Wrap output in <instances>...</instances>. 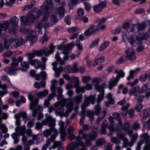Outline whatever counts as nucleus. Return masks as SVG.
<instances>
[{
    "instance_id": "nucleus-43",
    "label": "nucleus",
    "mask_w": 150,
    "mask_h": 150,
    "mask_svg": "<svg viewBox=\"0 0 150 150\" xmlns=\"http://www.w3.org/2000/svg\"><path fill=\"white\" fill-rule=\"evenodd\" d=\"M58 21L57 16L54 15H52L50 18V21L52 23V25H54L58 22Z\"/></svg>"
},
{
    "instance_id": "nucleus-6",
    "label": "nucleus",
    "mask_w": 150,
    "mask_h": 150,
    "mask_svg": "<svg viewBox=\"0 0 150 150\" xmlns=\"http://www.w3.org/2000/svg\"><path fill=\"white\" fill-rule=\"evenodd\" d=\"M84 96L86 97L84 102L81 105V119L84 120L85 118V112L86 108L90 105L91 103L93 104L95 102L96 95H90L86 97V95H85Z\"/></svg>"
},
{
    "instance_id": "nucleus-63",
    "label": "nucleus",
    "mask_w": 150,
    "mask_h": 150,
    "mask_svg": "<svg viewBox=\"0 0 150 150\" xmlns=\"http://www.w3.org/2000/svg\"><path fill=\"white\" fill-rule=\"evenodd\" d=\"M107 97L109 100L111 101L112 104H115V102L113 98H112V94L111 93H108L107 96Z\"/></svg>"
},
{
    "instance_id": "nucleus-58",
    "label": "nucleus",
    "mask_w": 150,
    "mask_h": 150,
    "mask_svg": "<svg viewBox=\"0 0 150 150\" xmlns=\"http://www.w3.org/2000/svg\"><path fill=\"white\" fill-rule=\"evenodd\" d=\"M85 87H78L76 88V92L77 93H79L80 92L84 93L85 92Z\"/></svg>"
},
{
    "instance_id": "nucleus-60",
    "label": "nucleus",
    "mask_w": 150,
    "mask_h": 150,
    "mask_svg": "<svg viewBox=\"0 0 150 150\" xmlns=\"http://www.w3.org/2000/svg\"><path fill=\"white\" fill-rule=\"evenodd\" d=\"M75 45L77 46L78 49L79 50L82 51L83 50V48L82 47V45L80 43L79 40H76V44Z\"/></svg>"
},
{
    "instance_id": "nucleus-1",
    "label": "nucleus",
    "mask_w": 150,
    "mask_h": 150,
    "mask_svg": "<svg viewBox=\"0 0 150 150\" xmlns=\"http://www.w3.org/2000/svg\"><path fill=\"white\" fill-rule=\"evenodd\" d=\"M50 10H31L27 15V17L24 16H21L20 19L21 24L24 25H29L30 23H32L34 20L38 18L42 13L44 16L42 17V21H46L50 15Z\"/></svg>"
},
{
    "instance_id": "nucleus-50",
    "label": "nucleus",
    "mask_w": 150,
    "mask_h": 150,
    "mask_svg": "<svg viewBox=\"0 0 150 150\" xmlns=\"http://www.w3.org/2000/svg\"><path fill=\"white\" fill-rule=\"evenodd\" d=\"M109 44V42H105L102 44L100 46L98 49V50L99 51H101L104 50L105 48L107 47Z\"/></svg>"
},
{
    "instance_id": "nucleus-57",
    "label": "nucleus",
    "mask_w": 150,
    "mask_h": 150,
    "mask_svg": "<svg viewBox=\"0 0 150 150\" xmlns=\"http://www.w3.org/2000/svg\"><path fill=\"white\" fill-rule=\"evenodd\" d=\"M101 82V79L100 78H95L92 81V83L95 85H99Z\"/></svg>"
},
{
    "instance_id": "nucleus-5",
    "label": "nucleus",
    "mask_w": 150,
    "mask_h": 150,
    "mask_svg": "<svg viewBox=\"0 0 150 150\" xmlns=\"http://www.w3.org/2000/svg\"><path fill=\"white\" fill-rule=\"evenodd\" d=\"M57 98L58 100H61L60 103H59V104H61L60 106H63L64 109V106H65L67 109L65 111V113L67 115H68L71 111L74 105L73 102L71 99L64 98L62 94H58Z\"/></svg>"
},
{
    "instance_id": "nucleus-48",
    "label": "nucleus",
    "mask_w": 150,
    "mask_h": 150,
    "mask_svg": "<svg viewBox=\"0 0 150 150\" xmlns=\"http://www.w3.org/2000/svg\"><path fill=\"white\" fill-rule=\"evenodd\" d=\"M26 129L25 126H23L19 128L18 132L21 135L24 134L25 133Z\"/></svg>"
},
{
    "instance_id": "nucleus-52",
    "label": "nucleus",
    "mask_w": 150,
    "mask_h": 150,
    "mask_svg": "<svg viewBox=\"0 0 150 150\" xmlns=\"http://www.w3.org/2000/svg\"><path fill=\"white\" fill-rule=\"evenodd\" d=\"M106 141L105 139L101 138L96 141V145L97 146H100L103 144Z\"/></svg>"
},
{
    "instance_id": "nucleus-15",
    "label": "nucleus",
    "mask_w": 150,
    "mask_h": 150,
    "mask_svg": "<svg viewBox=\"0 0 150 150\" xmlns=\"http://www.w3.org/2000/svg\"><path fill=\"white\" fill-rule=\"evenodd\" d=\"M104 97V93H101L98 95L97 102L98 104L95 107V113L96 115L98 114L101 111V108L100 106V103L103 99Z\"/></svg>"
},
{
    "instance_id": "nucleus-13",
    "label": "nucleus",
    "mask_w": 150,
    "mask_h": 150,
    "mask_svg": "<svg viewBox=\"0 0 150 150\" xmlns=\"http://www.w3.org/2000/svg\"><path fill=\"white\" fill-rule=\"evenodd\" d=\"M64 109L63 106H59V103H54L53 106H51L48 108V112L50 113L53 110H55L56 113L63 114L64 112Z\"/></svg>"
},
{
    "instance_id": "nucleus-27",
    "label": "nucleus",
    "mask_w": 150,
    "mask_h": 150,
    "mask_svg": "<svg viewBox=\"0 0 150 150\" xmlns=\"http://www.w3.org/2000/svg\"><path fill=\"white\" fill-rule=\"evenodd\" d=\"M142 137L143 138V139L141 140H143L144 142H145V145L147 144H149V136L148 135V134L146 133H144L142 134L141 135Z\"/></svg>"
},
{
    "instance_id": "nucleus-55",
    "label": "nucleus",
    "mask_w": 150,
    "mask_h": 150,
    "mask_svg": "<svg viewBox=\"0 0 150 150\" xmlns=\"http://www.w3.org/2000/svg\"><path fill=\"white\" fill-rule=\"evenodd\" d=\"M150 76L149 75L147 74H145L142 75L139 77V80L142 82L145 81L148 78H149Z\"/></svg>"
},
{
    "instance_id": "nucleus-54",
    "label": "nucleus",
    "mask_w": 150,
    "mask_h": 150,
    "mask_svg": "<svg viewBox=\"0 0 150 150\" xmlns=\"http://www.w3.org/2000/svg\"><path fill=\"white\" fill-rule=\"evenodd\" d=\"M82 81L85 83H88L91 80V78L89 76H86L82 78Z\"/></svg>"
},
{
    "instance_id": "nucleus-36",
    "label": "nucleus",
    "mask_w": 150,
    "mask_h": 150,
    "mask_svg": "<svg viewBox=\"0 0 150 150\" xmlns=\"http://www.w3.org/2000/svg\"><path fill=\"white\" fill-rule=\"evenodd\" d=\"M104 57L98 58L93 63L94 66H96L97 65H100L104 62Z\"/></svg>"
},
{
    "instance_id": "nucleus-8",
    "label": "nucleus",
    "mask_w": 150,
    "mask_h": 150,
    "mask_svg": "<svg viewBox=\"0 0 150 150\" xmlns=\"http://www.w3.org/2000/svg\"><path fill=\"white\" fill-rule=\"evenodd\" d=\"M4 41V45L5 48L7 49L9 48L10 45L13 43L16 47H18L21 46L23 44V40L22 38H20L18 39H15L11 38L9 39L8 41V36L5 35L3 37Z\"/></svg>"
},
{
    "instance_id": "nucleus-19",
    "label": "nucleus",
    "mask_w": 150,
    "mask_h": 150,
    "mask_svg": "<svg viewBox=\"0 0 150 150\" xmlns=\"http://www.w3.org/2000/svg\"><path fill=\"white\" fill-rule=\"evenodd\" d=\"M120 114L117 112H114L113 114V118L118 121V123L120 126L117 125L116 126V129L117 130H121L122 129V122L121 120L120 117Z\"/></svg>"
},
{
    "instance_id": "nucleus-9",
    "label": "nucleus",
    "mask_w": 150,
    "mask_h": 150,
    "mask_svg": "<svg viewBox=\"0 0 150 150\" xmlns=\"http://www.w3.org/2000/svg\"><path fill=\"white\" fill-rule=\"evenodd\" d=\"M115 73L118 74V75L116 76L115 79H113L110 80L108 86L110 90H112L114 87L116 85L120 80V77L123 78L125 76V73L121 70L119 71L116 70Z\"/></svg>"
},
{
    "instance_id": "nucleus-2",
    "label": "nucleus",
    "mask_w": 150,
    "mask_h": 150,
    "mask_svg": "<svg viewBox=\"0 0 150 150\" xmlns=\"http://www.w3.org/2000/svg\"><path fill=\"white\" fill-rule=\"evenodd\" d=\"M48 122V126L50 127L49 129H46L43 132V135L46 137H48L50 136V138H47L46 141V144H44L42 147V150H46L48 146H50L52 142H54L56 137L58 135L57 130L55 129L54 127L55 124L54 123V120L51 119L50 117L47 118ZM32 150H39L37 148H33Z\"/></svg>"
},
{
    "instance_id": "nucleus-25",
    "label": "nucleus",
    "mask_w": 150,
    "mask_h": 150,
    "mask_svg": "<svg viewBox=\"0 0 150 150\" xmlns=\"http://www.w3.org/2000/svg\"><path fill=\"white\" fill-rule=\"evenodd\" d=\"M6 21L8 22L9 23V25L8 26L7 29L6 30H4V28L2 29V31H1V32L0 34V35H1V33L3 30H4V31H5L8 29V32L10 33L11 34H15V33H16V27H17V26H14L13 25L11 27V28L10 27L8 28V27L10 25V23L8 21H5L3 23H5V22ZM0 36L1 35H0Z\"/></svg>"
},
{
    "instance_id": "nucleus-44",
    "label": "nucleus",
    "mask_w": 150,
    "mask_h": 150,
    "mask_svg": "<svg viewBox=\"0 0 150 150\" xmlns=\"http://www.w3.org/2000/svg\"><path fill=\"white\" fill-rule=\"evenodd\" d=\"M130 128V125L128 122H125L124 123L122 127L121 130L123 129L124 131L126 132H127Z\"/></svg>"
},
{
    "instance_id": "nucleus-49",
    "label": "nucleus",
    "mask_w": 150,
    "mask_h": 150,
    "mask_svg": "<svg viewBox=\"0 0 150 150\" xmlns=\"http://www.w3.org/2000/svg\"><path fill=\"white\" fill-rule=\"evenodd\" d=\"M127 59L125 56H124L121 57L116 62V64H122L124 63Z\"/></svg>"
},
{
    "instance_id": "nucleus-3",
    "label": "nucleus",
    "mask_w": 150,
    "mask_h": 150,
    "mask_svg": "<svg viewBox=\"0 0 150 150\" xmlns=\"http://www.w3.org/2000/svg\"><path fill=\"white\" fill-rule=\"evenodd\" d=\"M98 132L92 131L91 132L87 134L84 133L83 130H80L79 134L76 138L77 142H73L70 144L68 146V150H75V149H79V146H83L84 143L81 140V139H86L89 137L90 139L92 140L95 139L97 137Z\"/></svg>"
},
{
    "instance_id": "nucleus-18",
    "label": "nucleus",
    "mask_w": 150,
    "mask_h": 150,
    "mask_svg": "<svg viewBox=\"0 0 150 150\" xmlns=\"http://www.w3.org/2000/svg\"><path fill=\"white\" fill-rule=\"evenodd\" d=\"M140 92L145 93L147 99L148 100V98L150 97V85L149 83L144 84L141 88Z\"/></svg>"
},
{
    "instance_id": "nucleus-30",
    "label": "nucleus",
    "mask_w": 150,
    "mask_h": 150,
    "mask_svg": "<svg viewBox=\"0 0 150 150\" xmlns=\"http://www.w3.org/2000/svg\"><path fill=\"white\" fill-rule=\"evenodd\" d=\"M137 36L135 34L130 35L128 38V41L132 45H133L136 42Z\"/></svg>"
},
{
    "instance_id": "nucleus-47",
    "label": "nucleus",
    "mask_w": 150,
    "mask_h": 150,
    "mask_svg": "<svg viewBox=\"0 0 150 150\" xmlns=\"http://www.w3.org/2000/svg\"><path fill=\"white\" fill-rule=\"evenodd\" d=\"M99 41V39L97 38L96 40L93 41L92 43L91 44L90 47L91 48H92L93 47H97L98 44V43Z\"/></svg>"
},
{
    "instance_id": "nucleus-20",
    "label": "nucleus",
    "mask_w": 150,
    "mask_h": 150,
    "mask_svg": "<svg viewBox=\"0 0 150 150\" xmlns=\"http://www.w3.org/2000/svg\"><path fill=\"white\" fill-rule=\"evenodd\" d=\"M50 117H51L52 120H54V123L55 124V120L54 119L52 118L51 116L50 115H47L46 116V119L42 120L41 123L38 122L36 123L35 126L36 129L37 130H39L42 129V126L43 125H47L48 126L49 122H48L47 118H49Z\"/></svg>"
},
{
    "instance_id": "nucleus-51",
    "label": "nucleus",
    "mask_w": 150,
    "mask_h": 150,
    "mask_svg": "<svg viewBox=\"0 0 150 150\" xmlns=\"http://www.w3.org/2000/svg\"><path fill=\"white\" fill-rule=\"evenodd\" d=\"M62 144V143L60 142L56 141L53 143L52 148L53 149H54L57 147L59 148L61 146Z\"/></svg>"
},
{
    "instance_id": "nucleus-64",
    "label": "nucleus",
    "mask_w": 150,
    "mask_h": 150,
    "mask_svg": "<svg viewBox=\"0 0 150 150\" xmlns=\"http://www.w3.org/2000/svg\"><path fill=\"white\" fill-rule=\"evenodd\" d=\"M111 140L112 142L115 144H119L120 142V141L116 137H112L111 138Z\"/></svg>"
},
{
    "instance_id": "nucleus-31",
    "label": "nucleus",
    "mask_w": 150,
    "mask_h": 150,
    "mask_svg": "<svg viewBox=\"0 0 150 150\" xmlns=\"http://www.w3.org/2000/svg\"><path fill=\"white\" fill-rule=\"evenodd\" d=\"M130 105V104L128 103L122 108L121 114L123 117H125L126 115L127 112V109Z\"/></svg>"
},
{
    "instance_id": "nucleus-23",
    "label": "nucleus",
    "mask_w": 150,
    "mask_h": 150,
    "mask_svg": "<svg viewBox=\"0 0 150 150\" xmlns=\"http://www.w3.org/2000/svg\"><path fill=\"white\" fill-rule=\"evenodd\" d=\"M59 132L61 133L60 139L62 141L64 142L65 141V137L67 135V133L65 131V129L64 127V123L62 122L61 125L59 127Z\"/></svg>"
},
{
    "instance_id": "nucleus-7",
    "label": "nucleus",
    "mask_w": 150,
    "mask_h": 150,
    "mask_svg": "<svg viewBox=\"0 0 150 150\" xmlns=\"http://www.w3.org/2000/svg\"><path fill=\"white\" fill-rule=\"evenodd\" d=\"M110 124L109 125L106 120L104 121L101 125V128L100 131L101 133L103 134H106V129L107 128H108L110 131V134H112L111 133L117 130L119 132L120 130H117L116 128H115L113 127L114 120L113 117L112 116H110L108 118Z\"/></svg>"
},
{
    "instance_id": "nucleus-14",
    "label": "nucleus",
    "mask_w": 150,
    "mask_h": 150,
    "mask_svg": "<svg viewBox=\"0 0 150 150\" xmlns=\"http://www.w3.org/2000/svg\"><path fill=\"white\" fill-rule=\"evenodd\" d=\"M29 63L31 65L34 66L36 69L40 68L42 70H43L45 69V64H42L40 61L38 59L31 60L29 61Z\"/></svg>"
},
{
    "instance_id": "nucleus-28",
    "label": "nucleus",
    "mask_w": 150,
    "mask_h": 150,
    "mask_svg": "<svg viewBox=\"0 0 150 150\" xmlns=\"http://www.w3.org/2000/svg\"><path fill=\"white\" fill-rule=\"evenodd\" d=\"M105 86V83H103L100 86L95 85V87L96 89L100 93H104V90Z\"/></svg>"
},
{
    "instance_id": "nucleus-17",
    "label": "nucleus",
    "mask_w": 150,
    "mask_h": 150,
    "mask_svg": "<svg viewBox=\"0 0 150 150\" xmlns=\"http://www.w3.org/2000/svg\"><path fill=\"white\" fill-rule=\"evenodd\" d=\"M131 48H128L126 50V59L130 61H134L136 59V57L134 51H132Z\"/></svg>"
},
{
    "instance_id": "nucleus-22",
    "label": "nucleus",
    "mask_w": 150,
    "mask_h": 150,
    "mask_svg": "<svg viewBox=\"0 0 150 150\" xmlns=\"http://www.w3.org/2000/svg\"><path fill=\"white\" fill-rule=\"evenodd\" d=\"M54 8L52 0H45V3L40 7L41 9H52Z\"/></svg>"
},
{
    "instance_id": "nucleus-26",
    "label": "nucleus",
    "mask_w": 150,
    "mask_h": 150,
    "mask_svg": "<svg viewBox=\"0 0 150 150\" xmlns=\"http://www.w3.org/2000/svg\"><path fill=\"white\" fill-rule=\"evenodd\" d=\"M139 87H135L129 90V93L130 95H134L136 96H138L139 94Z\"/></svg>"
},
{
    "instance_id": "nucleus-37",
    "label": "nucleus",
    "mask_w": 150,
    "mask_h": 150,
    "mask_svg": "<svg viewBox=\"0 0 150 150\" xmlns=\"http://www.w3.org/2000/svg\"><path fill=\"white\" fill-rule=\"evenodd\" d=\"M107 112V109H104L102 112V113L103 114V116H102L101 117H98V118L97 119L96 123L97 125L99 124L100 122L102 121L103 119L105 117Z\"/></svg>"
},
{
    "instance_id": "nucleus-41",
    "label": "nucleus",
    "mask_w": 150,
    "mask_h": 150,
    "mask_svg": "<svg viewBox=\"0 0 150 150\" xmlns=\"http://www.w3.org/2000/svg\"><path fill=\"white\" fill-rule=\"evenodd\" d=\"M82 97L83 95L81 94L76 96L74 97L73 100L76 103H78L81 101Z\"/></svg>"
},
{
    "instance_id": "nucleus-38",
    "label": "nucleus",
    "mask_w": 150,
    "mask_h": 150,
    "mask_svg": "<svg viewBox=\"0 0 150 150\" xmlns=\"http://www.w3.org/2000/svg\"><path fill=\"white\" fill-rule=\"evenodd\" d=\"M128 139L127 138H125L123 139V147H126L128 146L132 147V146L133 144L131 142H128Z\"/></svg>"
},
{
    "instance_id": "nucleus-42",
    "label": "nucleus",
    "mask_w": 150,
    "mask_h": 150,
    "mask_svg": "<svg viewBox=\"0 0 150 150\" xmlns=\"http://www.w3.org/2000/svg\"><path fill=\"white\" fill-rule=\"evenodd\" d=\"M106 7L105 4L102 3L93 7V9H100L104 8Z\"/></svg>"
},
{
    "instance_id": "nucleus-29",
    "label": "nucleus",
    "mask_w": 150,
    "mask_h": 150,
    "mask_svg": "<svg viewBox=\"0 0 150 150\" xmlns=\"http://www.w3.org/2000/svg\"><path fill=\"white\" fill-rule=\"evenodd\" d=\"M16 117H17L18 118L20 119V117H22L23 118V120L25 123L26 122L27 120V115L26 113L25 112H21L18 114H16Z\"/></svg>"
},
{
    "instance_id": "nucleus-35",
    "label": "nucleus",
    "mask_w": 150,
    "mask_h": 150,
    "mask_svg": "<svg viewBox=\"0 0 150 150\" xmlns=\"http://www.w3.org/2000/svg\"><path fill=\"white\" fill-rule=\"evenodd\" d=\"M19 21V19L16 16H14L10 19V23L14 26H17Z\"/></svg>"
},
{
    "instance_id": "nucleus-34",
    "label": "nucleus",
    "mask_w": 150,
    "mask_h": 150,
    "mask_svg": "<svg viewBox=\"0 0 150 150\" xmlns=\"http://www.w3.org/2000/svg\"><path fill=\"white\" fill-rule=\"evenodd\" d=\"M21 65L22 68L20 70L22 71H25L29 68L28 64L25 62H21Z\"/></svg>"
},
{
    "instance_id": "nucleus-62",
    "label": "nucleus",
    "mask_w": 150,
    "mask_h": 150,
    "mask_svg": "<svg viewBox=\"0 0 150 150\" xmlns=\"http://www.w3.org/2000/svg\"><path fill=\"white\" fill-rule=\"evenodd\" d=\"M132 129L136 130L141 128L138 122H135L133 125L132 126Z\"/></svg>"
},
{
    "instance_id": "nucleus-21",
    "label": "nucleus",
    "mask_w": 150,
    "mask_h": 150,
    "mask_svg": "<svg viewBox=\"0 0 150 150\" xmlns=\"http://www.w3.org/2000/svg\"><path fill=\"white\" fill-rule=\"evenodd\" d=\"M52 65L53 66L52 69L55 72L54 76L56 77H59L60 73L63 71L62 68L61 66L59 68H57V63L55 62H52Z\"/></svg>"
},
{
    "instance_id": "nucleus-39",
    "label": "nucleus",
    "mask_w": 150,
    "mask_h": 150,
    "mask_svg": "<svg viewBox=\"0 0 150 150\" xmlns=\"http://www.w3.org/2000/svg\"><path fill=\"white\" fill-rule=\"evenodd\" d=\"M48 91L45 90L42 92H40L37 94V96L39 98H41L46 96L48 93Z\"/></svg>"
},
{
    "instance_id": "nucleus-40",
    "label": "nucleus",
    "mask_w": 150,
    "mask_h": 150,
    "mask_svg": "<svg viewBox=\"0 0 150 150\" xmlns=\"http://www.w3.org/2000/svg\"><path fill=\"white\" fill-rule=\"evenodd\" d=\"M12 138L14 140L13 143L14 144H17L19 141L17 134L15 132L13 133L11 135Z\"/></svg>"
},
{
    "instance_id": "nucleus-46",
    "label": "nucleus",
    "mask_w": 150,
    "mask_h": 150,
    "mask_svg": "<svg viewBox=\"0 0 150 150\" xmlns=\"http://www.w3.org/2000/svg\"><path fill=\"white\" fill-rule=\"evenodd\" d=\"M143 119H145L147 118L149 116V114L148 110L146 109L143 110L142 112L140 114Z\"/></svg>"
},
{
    "instance_id": "nucleus-24",
    "label": "nucleus",
    "mask_w": 150,
    "mask_h": 150,
    "mask_svg": "<svg viewBox=\"0 0 150 150\" xmlns=\"http://www.w3.org/2000/svg\"><path fill=\"white\" fill-rule=\"evenodd\" d=\"M74 46V45L72 43L66 44L63 48L62 53L64 55H68L69 50L71 49Z\"/></svg>"
},
{
    "instance_id": "nucleus-4",
    "label": "nucleus",
    "mask_w": 150,
    "mask_h": 150,
    "mask_svg": "<svg viewBox=\"0 0 150 150\" xmlns=\"http://www.w3.org/2000/svg\"><path fill=\"white\" fill-rule=\"evenodd\" d=\"M54 46L51 44L49 47L40 50H35L33 53H28V59L29 61L32 60V59L34 57L35 55L38 57L43 55L48 57L54 52Z\"/></svg>"
},
{
    "instance_id": "nucleus-56",
    "label": "nucleus",
    "mask_w": 150,
    "mask_h": 150,
    "mask_svg": "<svg viewBox=\"0 0 150 150\" xmlns=\"http://www.w3.org/2000/svg\"><path fill=\"white\" fill-rule=\"evenodd\" d=\"M138 137V136L137 133H135L130 137L131 140V142L133 144L137 140Z\"/></svg>"
},
{
    "instance_id": "nucleus-33",
    "label": "nucleus",
    "mask_w": 150,
    "mask_h": 150,
    "mask_svg": "<svg viewBox=\"0 0 150 150\" xmlns=\"http://www.w3.org/2000/svg\"><path fill=\"white\" fill-rule=\"evenodd\" d=\"M95 109H94V110H93L92 111H90L89 110H88L87 111V116L88 117L90 118L91 119V122H92V121L93 120L94 115L95 114L96 115H98L100 113V111L99 113H98V114L96 115L95 114Z\"/></svg>"
},
{
    "instance_id": "nucleus-11",
    "label": "nucleus",
    "mask_w": 150,
    "mask_h": 150,
    "mask_svg": "<svg viewBox=\"0 0 150 150\" xmlns=\"http://www.w3.org/2000/svg\"><path fill=\"white\" fill-rule=\"evenodd\" d=\"M28 98L29 100L31 102L30 108L33 110L32 112V116L35 117L37 115V110L34 109V106L37 105L38 103V98L34 99L33 96L30 94L28 95Z\"/></svg>"
},
{
    "instance_id": "nucleus-32",
    "label": "nucleus",
    "mask_w": 150,
    "mask_h": 150,
    "mask_svg": "<svg viewBox=\"0 0 150 150\" xmlns=\"http://www.w3.org/2000/svg\"><path fill=\"white\" fill-rule=\"evenodd\" d=\"M134 28L136 27L138 32L140 30H142L146 27V25L144 23H142L141 24H134Z\"/></svg>"
},
{
    "instance_id": "nucleus-61",
    "label": "nucleus",
    "mask_w": 150,
    "mask_h": 150,
    "mask_svg": "<svg viewBox=\"0 0 150 150\" xmlns=\"http://www.w3.org/2000/svg\"><path fill=\"white\" fill-rule=\"evenodd\" d=\"M71 18L70 16L68 15L67 16L65 17L64 21L66 23V24L69 25H70L71 24Z\"/></svg>"
},
{
    "instance_id": "nucleus-45",
    "label": "nucleus",
    "mask_w": 150,
    "mask_h": 150,
    "mask_svg": "<svg viewBox=\"0 0 150 150\" xmlns=\"http://www.w3.org/2000/svg\"><path fill=\"white\" fill-rule=\"evenodd\" d=\"M43 24L42 22H39L38 23L37 25L35 26V28L36 30H38V32L39 34H42V27Z\"/></svg>"
},
{
    "instance_id": "nucleus-53",
    "label": "nucleus",
    "mask_w": 150,
    "mask_h": 150,
    "mask_svg": "<svg viewBox=\"0 0 150 150\" xmlns=\"http://www.w3.org/2000/svg\"><path fill=\"white\" fill-rule=\"evenodd\" d=\"M143 105L141 103H137L135 108V110L137 112L140 111L142 108Z\"/></svg>"
},
{
    "instance_id": "nucleus-12",
    "label": "nucleus",
    "mask_w": 150,
    "mask_h": 150,
    "mask_svg": "<svg viewBox=\"0 0 150 150\" xmlns=\"http://www.w3.org/2000/svg\"><path fill=\"white\" fill-rule=\"evenodd\" d=\"M99 26L97 25L95 26L93 24L91 25L84 32V34L86 36H90L93 34H96V32H99L100 29Z\"/></svg>"
},
{
    "instance_id": "nucleus-10",
    "label": "nucleus",
    "mask_w": 150,
    "mask_h": 150,
    "mask_svg": "<svg viewBox=\"0 0 150 150\" xmlns=\"http://www.w3.org/2000/svg\"><path fill=\"white\" fill-rule=\"evenodd\" d=\"M12 62L11 64L12 66L10 67H6L5 69V72L8 74L10 75H15L17 72V69L15 67L17 66L18 65V63L15 58H13L12 59Z\"/></svg>"
},
{
    "instance_id": "nucleus-16",
    "label": "nucleus",
    "mask_w": 150,
    "mask_h": 150,
    "mask_svg": "<svg viewBox=\"0 0 150 150\" xmlns=\"http://www.w3.org/2000/svg\"><path fill=\"white\" fill-rule=\"evenodd\" d=\"M25 39L27 41H29L31 44L35 42L37 40L36 32L35 31L31 30L28 35L25 37Z\"/></svg>"
},
{
    "instance_id": "nucleus-59",
    "label": "nucleus",
    "mask_w": 150,
    "mask_h": 150,
    "mask_svg": "<svg viewBox=\"0 0 150 150\" xmlns=\"http://www.w3.org/2000/svg\"><path fill=\"white\" fill-rule=\"evenodd\" d=\"M49 38V36L46 35V34H45L42 40H40V42L42 44L44 43L45 42H46L48 40Z\"/></svg>"
}]
</instances>
